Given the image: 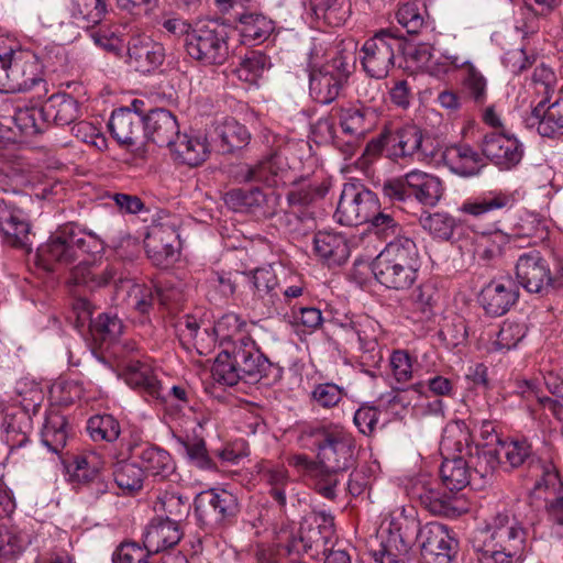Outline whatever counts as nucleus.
Masks as SVG:
<instances>
[{
  "label": "nucleus",
  "mask_w": 563,
  "mask_h": 563,
  "mask_svg": "<svg viewBox=\"0 0 563 563\" xmlns=\"http://www.w3.org/2000/svg\"><path fill=\"white\" fill-rule=\"evenodd\" d=\"M103 241L96 233L81 229L76 223H66L57 228L47 241L38 246L37 263L46 271L55 266H68L90 254L100 253Z\"/></svg>",
  "instance_id": "nucleus-1"
},
{
  "label": "nucleus",
  "mask_w": 563,
  "mask_h": 563,
  "mask_svg": "<svg viewBox=\"0 0 563 563\" xmlns=\"http://www.w3.org/2000/svg\"><path fill=\"white\" fill-rule=\"evenodd\" d=\"M269 360L260 351L252 338L240 339L233 347H223L212 365L216 382L234 386L240 379L257 380L266 375Z\"/></svg>",
  "instance_id": "nucleus-2"
},
{
  "label": "nucleus",
  "mask_w": 563,
  "mask_h": 563,
  "mask_svg": "<svg viewBox=\"0 0 563 563\" xmlns=\"http://www.w3.org/2000/svg\"><path fill=\"white\" fill-rule=\"evenodd\" d=\"M484 549L503 560L522 561L527 549L528 531L522 522L508 510L493 515L481 530Z\"/></svg>",
  "instance_id": "nucleus-3"
},
{
  "label": "nucleus",
  "mask_w": 563,
  "mask_h": 563,
  "mask_svg": "<svg viewBox=\"0 0 563 563\" xmlns=\"http://www.w3.org/2000/svg\"><path fill=\"white\" fill-rule=\"evenodd\" d=\"M314 52L318 54L317 47L312 49L309 62V95L318 103L330 104L339 97L352 73L353 56L335 49L324 64L318 66L313 60Z\"/></svg>",
  "instance_id": "nucleus-4"
},
{
  "label": "nucleus",
  "mask_w": 563,
  "mask_h": 563,
  "mask_svg": "<svg viewBox=\"0 0 563 563\" xmlns=\"http://www.w3.org/2000/svg\"><path fill=\"white\" fill-rule=\"evenodd\" d=\"M15 393L18 396L15 401L21 409L7 413L2 423L3 441L11 452L23 448L29 442L32 429L31 416L37 412L44 400L41 386L34 382H18Z\"/></svg>",
  "instance_id": "nucleus-5"
},
{
  "label": "nucleus",
  "mask_w": 563,
  "mask_h": 563,
  "mask_svg": "<svg viewBox=\"0 0 563 563\" xmlns=\"http://www.w3.org/2000/svg\"><path fill=\"white\" fill-rule=\"evenodd\" d=\"M343 335L358 351V363L363 371L373 375L383 362V351L379 340L383 335L380 324L367 314L356 316L342 324Z\"/></svg>",
  "instance_id": "nucleus-6"
},
{
  "label": "nucleus",
  "mask_w": 563,
  "mask_h": 563,
  "mask_svg": "<svg viewBox=\"0 0 563 563\" xmlns=\"http://www.w3.org/2000/svg\"><path fill=\"white\" fill-rule=\"evenodd\" d=\"M441 448L446 451L453 450L456 453L464 452L470 467H473L475 473L483 478L493 474L497 465L501 463L497 448L479 449L477 445H473L472 430L463 420L454 421L446 427Z\"/></svg>",
  "instance_id": "nucleus-7"
},
{
  "label": "nucleus",
  "mask_w": 563,
  "mask_h": 563,
  "mask_svg": "<svg viewBox=\"0 0 563 563\" xmlns=\"http://www.w3.org/2000/svg\"><path fill=\"white\" fill-rule=\"evenodd\" d=\"M400 36L389 30H380L367 38L360 49V62L367 76L384 79L395 65V57L402 52Z\"/></svg>",
  "instance_id": "nucleus-8"
},
{
  "label": "nucleus",
  "mask_w": 563,
  "mask_h": 563,
  "mask_svg": "<svg viewBox=\"0 0 563 563\" xmlns=\"http://www.w3.org/2000/svg\"><path fill=\"white\" fill-rule=\"evenodd\" d=\"M225 29L214 21L196 26L187 34L188 55L203 66L222 65L229 56Z\"/></svg>",
  "instance_id": "nucleus-9"
},
{
  "label": "nucleus",
  "mask_w": 563,
  "mask_h": 563,
  "mask_svg": "<svg viewBox=\"0 0 563 563\" xmlns=\"http://www.w3.org/2000/svg\"><path fill=\"white\" fill-rule=\"evenodd\" d=\"M316 439L318 460L332 472H345L355 464V442L342 428H318L311 433Z\"/></svg>",
  "instance_id": "nucleus-10"
},
{
  "label": "nucleus",
  "mask_w": 563,
  "mask_h": 563,
  "mask_svg": "<svg viewBox=\"0 0 563 563\" xmlns=\"http://www.w3.org/2000/svg\"><path fill=\"white\" fill-rule=\"evenodd\" d=\"M388 156L394 161L410 157L418 162L428 163L437 154L434 141L423 134L415 124H406L383 133Z\"/></svg>",
  "instance_id": "nucleus-11"
},
{
  "label": "nucleus",
  "mask_w": 563,
  "mask_h": 563,
  "mask_svg": "<svg viewBox=\"0 0 563 563\" xmlns=\"http://www.w3.org/2000/svg\"><path fill=\"white\" fill-rule=\"evenodd\" d=\"M338 118L342 132L350 140L344 144L336 142V147L345 158H350L356 153L364 137L377 125L378 113L373 107L357 102L340 107Z\"/></svg>",
  "instance_id": "nucleus-12"
},
{
  "label": "nucleus",
  "mask_w": 563,
  "mask_h": 563,
  "mask_svg": "<svg viewBox=\"0 0 563 563\" xmlns=\"http://www.w3.org/2000/svg\"><path fill=\"white\" fill-rule=\"evenodd\" d=\"M238 512L236 496L225 489L202 492L195 500L196 517L199 523L210 531L231 522Z\"/></svg>",
  "instance_id": "nucleus-13"
},
{
  "label": "nucleus",
  "mask_w": 563,
  "mask_h": 563,
  "mask_svg": "<svg viewBox=\"0 0 563 563\" xmlns=\"http://www.w3.org/2000/svg\"><path fill=\"white\" fill-rule=\"evenodd\" d=\"M379 207L375 192L362 184H344L338 202L335 217L341 224L357 225L366 223Z\"/></svg>",
  "instance_id": "nucleus-14"
},
{
  "label": "nucleus",
  "mask_w": 563,
  "mask_h": 563,
  "mask_svg": "<svg viewBox=\"0 0 563 563\" xmlns=\"http://www.w3.org/2000/svg\"><path fill=\"white\" fill-rule=\"evenodd\" d=\"M334 540V519L322 512L316 515L313 521L306 520L301 525L298 537L290 541L288 551L303 552L312 558L324 556L333 547Z\"/></svg>",
  "instance_id": "nucleus-15"
},
{
  "label": "nucleus",
  "mask_w": 563,
  "mask_h": 563,
  "mask_svg": "<svg viewBox=\"0 0 563 563\" xmlns=\"http://www.w3.org/2000/svg\"><path fill=\"white\" fill-rule=\"evenodd\" d=\"M421 555L428 563H451L456 553V540L446 526L428 522L417 533Z\"/></svg>",
  "instance_id": "nucleus-16"
},
{
  "label": "nucleus",
  "mask_w": 563,
  "mask_h": 563,
  "mask_svg": "<svg viewBox=\"0 0 563 563\" xmlns=\"http://www.w3.org/2000/svg\"><path fill=\"white\" fill-rule=\"evenodd\" d=\"M0 236L10 246L31 251V222L23 209L11 200H0Z\"/></svg>",
  "instance_id": "nucleus-17"
},
{
  "label": "nucleus",
  "mask_w": 563,
  "mask_h": 563,
  "mask_svg": "<svg viewBox=\"0 0 563 563\" xmlns=\"http://www.w3.org/2000/svg\"><path fill=\"white\" fill-rule=\"evenodd\" d=\"M227 206L235 211L251 212L264 218L277 216L280 196L275 191L264 192L258 187L236 188L224 196Z\"/></svg>",
  "instance_id": "nucleus-18"
},
{
  "label": "nucleus",
  "mask_w": 563,
  "mask_h": 563,
  "mask_svg": "<svg viewBox=\"0 0 563 563\" xmlns=\"http://www.w3.org/2000/svg\"><path fill=\"white\" fill-rule=\"evenodd\" d=\"M481 150L484 159L505 170L519 164L523 155L522 144L516 137L497 132L483 137Z\"/></svg>",
  "instance_id": "nucleus-19"
},
{
  "label": "nucleus",
  "mask_w": 563,
  "mask_h": 563,
  "mask_svg": "<svg viewBox=\"0 0 563 563\" xmlns=\"http://www.w3.org/2000/svg\"><path fill=\"white\" fill-rule=\"evenodd\" d=\"M515 269L518 284L529 292H541L551 286L549 264L537 250L521 254Z\"/></svg>",
  "instance_id": "nucleus-20"
},
{
  "label": "nucleus",
  "mask_w": 563,
  "mask_h": 563,
  "mask_svg": "<svg viewBox=\"0 0 563 563\" xmlns=\"http://www.w3.org/2000/svg\"><path fill=\"white\" fill-rule=\"evenodd\" d=\"M413 496L421 506L435 516L455 518L465 511L464 503L455 492L449 493L440 485H422L413 488Z\"/></svg>",
  "instance_id": "nucleus-21"
},
{
  "label": "nucleus",
  "mask_w": 563,
  "mask_h": 563,
  "mask_svg": "<svg viewBox=\"0 0 563 563\" xmlns=\"http://www.w3.org/2000/svg\"><path fill=\"white\" fill-rule=\"evenodd\" d=\"M10 92L26 91L42 81L43 65L38 56L26 49L10 52Z\"/></svg>",
  "instance_id": "nucleus-22"
},
{
  "label": "nucleus",
  "mask_w": 563,
  "mask_h": 563,
  "mask_svg": "<svg viewBox=\"0 0 563 563\" xmlns=\"http://www.w3.org/2000/svg\"><path fill=\"white\" fill-rule=\"evenodd\" d=\"M165 59L164 46L147 35L132 36L128 46V63L136 71L148 74Z\"/></svg>",
  "instance_id": "nucleus-23"
},
{
  "label": "nucleus",
  "mask_w": 563,
  "mask_h": 563,
  "mask_svg": "<svg viewBox=\"0 0 563 563\" xmlns=\"http://www.w3.org/2000/svg\"><path fill=\"white\" fill-rule=\"evenodd\" d=\"M519 292L510 278H499L488 283L478 296L479 303L487 314H505L518 300Z\"/></svg>",
  "instance_id": "nucleus-24"
},
{
  "label": "nucleus",
  "mask_w": 563,
  "mask_h": 563,
  "mask_svg": "<svg viewBox=\"0 0 563 563\" xmlns=\"http://www.w3.org/2000/svg\"><path fill=\"white\" fill-rule=\"evenodd\" d=\"M544 490L545 514L556 526L563 527V481L552 464L542 466L541 478L536 482L534 490Z\"/></svg>",
  "instance_id": "nucleus-25"
},
{
  "label": "nucleus",
  "mask_w": 563,
  "mask_h": 563,
  "mask_svg": "<svg viewBox=\"0 0 563 563\" xmlns=\"http://www.w3.org/2000/svg\"><path fill=\"white\" fill-rule=\"evenodd\" d=\"M354 240L340 232L319 231L313 238V251L329 267L341 266L347 261Z\"/></svg>",
  "instance_id": "nucleus-26"
},
{
  "label": "nucleus",
  "mask_w": 563,
  "mask_h": 563,
  "mask_svg": "<svg viewBox=\"0 0 563 563\" xmlns=\"http://www.w3.org/2000/svg\"><path fill=\"white\" fill-rule=\"evenodd\" d=\"M550 100L541 99L527 118V125L537 126L538 133L543 137H559L563 135V99L555 100L547 106Z\"/></svg>",
  "instance_id": "nucleus-27"
},
{
  "label": "nucleus",
  "mask_w": 563,
  "mask_h": 563,
  "mask_svg": "<svg viewBox=\"0 0 563 563\" xmlns=\"http://www.w3.org/2000/svg\"><path fill=\"white\" fill-rule=\"evenodd\" d=\"M144 132L153 143L170 148L179 136V125L169 110L158 108L145 117Z\"/></svg>",
  "instance_id": "nucleus-28"
},
{
  "label": "nucleus",
  "mask_w": 563,
  "mask_h": 563,
  "mask_svg": "<svg viewBox=\"0 0 563 563\" xmlns=\"http://www.w3.org/2000/svg\"><path fill=\"white\" fill-rule=\"evenodd\" d=\"M443 161L449 169L462 177H473L486 166L483 153H478L468 144H454L443 152Z\"/></svg>",
  "instance_id": "nucleus-29"
},
{
  "label": "nucleus",
  "mask_w": 563,
  "mask_h": 563,
  "mask_svg": "<svg viewBox=\"0 0 563 563\" xmlns=\"http://www.w3.org/2000/svg\"><path fill=\"white\" fill-rule=\"evenodd\" d=\"M145 117L128 109H118L112 112L109 130L118 143L134 145L142 139Z\"/></svg>",
  "instance_id": "nucleus-30"
},
{
  "label": "nucleus",
  "mask_w": 563,
  "mask_h": 563,
  "mask_svg": "<svg viewBox=\"0 0 563 563\" xmlns=\"http://www.w3.org/2000/svg\"><path fill=\"white\" fill-rule=\"evenodd\" d=\"M183 537L180 525L175 520L154 519L143 538V544L153 553H158L176 545Z\"/></svg>",
  "instance_id": "nucleus-31"
},
{
  "label": "nucleus",
  "mask_w": 563,
  "mask_h": 563,
  "mask_svg": "<svg viewBox=\"0 0 563 563\" xmlns=\"http://www.w3.org/2000/svg\"><path fill=\"white\" fill-rule=\"evenodd\" d=\"M406 183L409 186L410 197H415L423 206L434 207L442 198V181L434 175L412 170L406 174Z\"/></svg>",
  "instance_id": "nucleus-32"
},
{
  "label": "nucleus",
  "mask_w": 563,
  "mask_h": 563,
  "mask_svg": "<svg viewBox=\"0 0 563 563\" xmlns=\"http://www.w3.org/2000/svg\"><path fill=\"white\" fill-rule=\"evenodd\" d=\"M170 151L176 161L190 167L202 164L210 154L207 137L200 134H179Z\"/></svg>",
  "instance_id": "nucleus-33"
},
{
  "label": "nucleus",
  "mask_w": 563,
  "mask_h": 563,
  "mask_svg": "<svg viewBox=\"0 0 563 563\" xmlns=\"http://www.w3.org/2000/svg\"><path fill=\"white\" fill-rule=\"evenodd\" d=\"M41 19L45 26L53 29L66 40L76 37L82 30L69 0L49 8Z\"/></svg>",
  "instance_id": "nucleus-34"
},
{
  "label": "nucleus",
  "mask_w": 563,
  "mask_h": 563,
  "mask_svg": "<svg viewBox=\"0 0 563 563\" xmlns=\"http://www.w3.org/2000/svg\"><path fill=\"white\" fill-rule=\"evenodd\" d=\"M372 269L379 284L394 290L410 288L415 284L418 274L413 269L386 262L385 258H375Z\"/></svg>",
  "instance_id": "nucleus-35"
},
{
  "label": "nucleus",
  "mask_w": 563,
  "mask_h": 563,
  "mask_svg": "<svg viewBox=\"0 0 563 563\" xmlns=\"http://www.w3.org/2000/svg\"><path fill=\"white\" fill-rule=\"evenodd\" d=\"M376 258L395 265L404 266L415 272L419 271L420 256L416 242L409 236L390 240Z\"/></svg>",
  "instance_id": "nucleus-36"
},
{
  "label": "nucleus",
  "mask_w": 563,
  "mask_h": 563,
  "mask_svg": "<svg viewBox=\"0 0 563 563\" xmlns=\"http://www.w3.org/2000/svg\"><path fill=\"white\" fill-rule=\"evenodd\" d=\"M176 239L175 230L162 225L153 227L144 242L148 257L156 265H164L175 255Z\"/></svg>",
  "instance_id": "nucleus-37"
},
{
  "label": "nucleus",
  "mask_w": 563,
  "mask_h": 563,
  "mask_svg": "<svg viewBox=\"0 0 563 563\" xmlns=\"http://www.w3.org/2000/svg\"><path fill=\"white\" fill-rule=\"evenodd\" d=\"M252 283L253 300L271 308L278 299V279L272 266L260 267L247 274Z\"/></svg>",
  "instance_id": "nucleus-38"
},
{
  "label": "nucleus",
  "mask_w": 563,
  "mask_h": 563,
  "mask_svg": "<svg viewBox=\"0 0 563 563\" xmlns=\"http://www.w3.org/2000/svg\"><path fill=\"white\" fill-rule=\"evenodd\" d=\"M126 383L133 388H142L152 398H164V387L150 365L131 361L126 366Z\"/></svg>",
  "instance_id": "nucleus-39"
},
{
  "label": "nucleus",
  "mask_w": 563,
  "mask_h": 563,
  "mask_svg": "<svg viewBox=\"0 0 563 563\" xmlns=\"http://www.w3.org/2000/svg\"><path fill=\"white\" fill-rule=\"evenodd\" d=\"M440 475L444 488L450 492L457 494L466 487L471 481V472L464 452L457 453L452 459H445L441 464Z\"/></svg>",
  "instance_id": "nucleus-40"
},
{
  "label": "nucleus",
  "mask_w": 563,
  "mask_h": 563,
  "mask_svg": "<svg viewBox=\"0 0 563 563\" xmlns=\"http://www.w3.org/2000/svg\"><path fill=\"white\" fill-rule=\"evenodd\" d=\"M46 120H52L56 125L73 123L80 112L78 101L66 95H53L43 106Z\"/></svg>",
  "instance_id": "nucleus-41"
},
{
  "label": "nucleus",
  "mask_w": 563,
  "mask_h": 563,
  "mask_svg": "<svg viewBox=\"0 0 563 563\" xmlns=\"http://www.w3.org/2000/svg\"><path fill=\"white\" fill-rule=\"evenodd\" d=\"M309 9L317 20L330 26H340L351 15L350 0H308Z\"/></svg>",
  "instance_id": "nucleus-42"
},
{
  "label": "nucleus",
  "mask_w": 563,
  "mask_h": 563,
  "mask_svg": "<svg viewBox=\"0 0 563 563\" xmlns=\"http://www.w3.org/2000/svg\"><path fill=\"white\" fill-rule=\"evenodd\" d=\"M287 174L285 159L280 155L274 154L251 167L245 178L252 181H262L268 186H278L279 181H285Z\"/></svg>",
  "instance_id": "nucleus-43"
},
{
  "label": "nucleus",
  "mask_w": 563,
  "mask_h": 563,
  "mask_svg": "<svg viewBox=\"0 0 563 563\" xmlns=\"http://www.w3.org/2000/svg\"><path fill=\"white\" fill-rule=\"evenodd\" d=\"M213 332L224 347H233L240 343V339L251 338L247 323L236 313L230 312L222 316L214 324Z\"/></svg>",
  "instance_id": "nucleus-44"
},
{
  "label": "nucleus",
  "mask_w": 563,
  "mask_h": 563,
  "mask_svg": "<svg viewBox=\"0 0 563 563\" xmlns=\"http://www.w3.org/2000/svg\"><path fill=\"white\" fill-rule=\"evenodd\" d=\"M512 203L514 197L511 195L501 191H488L479 197L465 201L460 210L464 213L479 217L495 210L509 208Z\"/></svg>",
  "instance_id": "nucleus-45"
},
{
  "label": "nucleus",
  "mask_w": 563,
  "mask_h": 563,
  "mask_svg": "<svg viewBox=\"0 0 563 563\" xmlns=\"http://www.w3.org/2000/svg\"><path fill=\"white\" fill-rule=\"evenodd\" d=\"M328 192V186L316 181H300L292 185L287 192V202L290 209L301 211L323 198Z\"/></svg>",
  "instance_id": "nucleus-46"
},
{
  "label": "nucleus",
  "mask_w": 563,
  "mask_h": 563,
  "mask_svg": "<svg viewBox=\"0 0 563 563\" xmlns=\"http://www.w3.org/2000/svg\"><path fill=\"white\" fill-rule=\"evenodd\" d=\"M114 483L123 494L132 495L143 487L144 470L134 462L122 460L113 465Z\"/></svg>",
  "instance_id": "nucleus-47"
},
{
  "label": "nucleus",
  "mask_w": 563,
  "mask_h": 563,
  "mask_svg": "<svg viewBox=\"0 0 563 563\" xmlns=\"http://www.w3.org/2000/svg\"><path fill=\"white\" fill-rule=\"evenodd\" d=\"M144 473L152 476L166 478L175 471V464L170 454L157 446L143 448L139 454Z\"/></svg>",
  "instance_id": "nucleus-48"
},
{
  "label": "nucleus",
  "mask_w": 563,
  "mask_h": 563,
  "mask_svg": "<svg viewBox=\"0 0 563 563\" xmlns=\"http://www.w3.org/2000/svg\"><path fill=\"white\" fill-rule=\"evenodd\" d=\"M154 509L157 512L165 514L166 520H175L180 525V521L190 511V503L188 497L178 492L164 490L158 494Z\"/></svg>",
  "instance_id": "nucleus-49"
},
{
  "label": "nucleus",
  "mask_w": 563,
  "mask_h": 563,
  "mask_svg": "<svg viewBox=\"0 0 563 563\" xmlns=\"http://www.w3.org/2000/svg\"><path fill=\"white\" fill-rule=\"evenodd\" d=\"M268 67V57L260 51H252L241 59L239 66L234 68L233 73L241 81L249 85H256Z\"/></svg>",
  "instance_id": "nucleus-50"
},
{
  "label": "nucleus",
  "mask_w": 563,
  "mask_h": 563,
  "mask_svg": "<svg viewBox=\"0 0 563 563\" xmlns=\"http://www.w3.org/2000/svg\"><path fill=\"white\" fill-rule=\"evenodd\" d=\"M368 228L379 239L383 240H396L399 236H406L402 234V227L395 219L394 212L387 209H380V206L374 212L373 217L367 220Z\"/></svg>",
  "instance_id": "nucleus-51"
},
{
  "label": "nucleus",
  "mask_w": 563,
  "mask_h": 563,
  "mask_svg": "<svg viewBox=\"0 0 563 563\" xmlns=\"http://www.w3.org/2000/svg\"><path fill=\"white\" fill-rule=\"evenodd\" d=\"M66 419L59 413H51L46 417L42 430V442L49 451L58 453L67 441V432L65 430Z\"/></svg>",
  "instance_id": "nucleus-52"
},
{
  "label": "nucleus",
  "mask_w": 563,
  "mask_h": 563,
  "mask_svg": "<svg viewBox=\"0 0 563 563\" xmlns=\"http://www.w3.org/2000/svg\"><path fill=\"white\" fill-rule=\"evenodd\" d=\"M125 284L128 285V306L142 317H147L154 302L157 301L156 287L131 284L130 280H125Z\"/></svg>",
  "instance_id": "nucleus-53"
},
{
  "label": "nucleus",
  "mask_w": 563,
  "mask_h": 563,
  "mask_svg": "<svg viewBox=\"0 0 563 563\" xmlns=\"http://www.w3.org/2000/svg\"><path fill=\"white\" fill-rule=\"evenodd\" d=\"M223 152L231 153L234 150L244 147L250 141V133L246 128L234 119H228L218 129Z\"/></svg>",
  "instance_id": "nucleus-54"
},
{
  "label": "nucleus",
  "mask_w": 563,
  "mask_h": 563,
  "mask_svg": "<svg viewBox=\"0 0 563 563\" xmlns=\"http://www.w3.org/2000/svg\"><path fill=\"white\" fill-rule=\"evenodd\" d=\"M45 119L44 108H16L12 115V121L15 128L22 135L30 137L42 132L44 122L40 121Z\"/></svg>",
  "instance_id": "nucleus-55"
},
{
  "label": "nucleus",
  "mask_w": 563,
  "mask_h": 563,
  "mask_svg": "<svg viewBox=\"0 0 563 563\" xmlns=\"http://www.w3.org/2000/svg\"><path fill=\"white\" fill-rule=\"evenodd\" d=\"M82 30L98 24L106 13L104 0H69Z\"/></svg>",
  "instance_id": "nucleus-56"
},
{
  "label": "nucleus",
  "mask_w": 563,
  "mask_h": 563,
  "mask_svg": "<svg viewBox=\"0 0 563 563\" xmlns=\"http://www.w3.org/2000/svg\"><path fill=\"white\" fill-rule=\"evenodd\" d=\"M91 334L96 341L112 342L118 339L123 332V323L115 316L111 313H100L89 324Z\"/></svg>",
  "instance_id": "nucleus-57"
},
{
  "label": "nucleus",
  "mask_w": 563,
  "mask_h": 563,
  "mask_svg": "<svg viewBox=\"0 0 563 563\" xmlns=\"http://www.w3.org/2000/svg\"><path fill=\"white\" fill-rule=\"evenodd\" d=\"M74 464V479L78 483L89 484L95 483V481L98 479L104 463L100 455L95 452H89L76 456Z\"/></svg>",
  "instance_id": "nucleus-58"
},
{
  "label": "nucleus",
  "mask_w": 563,
  "mask_h": 563,
  "mask_svg": "<svg viewBox=\"0 0 563 563\" xmlns=\"http://www.w3.org/2000/svg\"><path fill=\"white\" fill-rule=\"evenodd\" d=\"M87 429L95 441H115L121 428L119 421L111 415H98L88 420Z\"/></svg>",
  "instance_id": "nucleus-59"
},
{
  "label": "nucleus",
  "mask_w": 563,
  "mask_h": 563,
  "mask_svg": "<svg viewBox=\"0 0 563 563\" xmlns=\"http://www.w3.org/2000/svg\"><path fill=\"white\" fill-rule=\"evenodd\" d=\"M421 227L434 239L448 241L456 227L455 219L445 212L429 213L420 218Z\"/></svg>",
  "instance_id": "nucleus-60"
},
{
  "label": "nucleus",
  "mask_w": 563,
  "mask_h": 563,
  "mask_svg": "<svg viewBox=\"0 0 563 563\" xmlns=\"http://www.w3.org/2000/svg\"><path fill=\"white\" fill-rule=\"evenodd\" d=\"M497 453L511 467H519L531 457L532 449L526 439L498 441Z\"/></svg>",
  "instance_id": "nucleus-61"
},
{
  "label": "nucleus",
  "mask_w": 563,
  "mask_h": 563,
  "mask_svg": "<svg viewBox=\"0 0 563 563\" xmlns=\"http://www.w3.org/2000/svg\"><path fill=\"white\" fill-rule=\"evenodd\" d=\"M279 225L289 234L303 236L312 228L313 217L309 211L291 209L278 216Z\"/></svg>",
  "instance_id": "nucleus-62"
},
{
  "label": "nucleus",
  "mask_w": 563,
  "mask_h": 563,
  "mask_svg": "<svg viewBox=\"0 0 563 563\" xmlns=\"http://www.w3.org/2000/svg\"><path fill=\"white\" fill-rule=\"evenodd\" d=\"M463 93L476 106H483L487 99V81L483 74L470 66L462 80Z\"/></svg>",
  "instance_id": "nucleus-63"
},
{
  "label": "nucleus",
  "mask_w": 563,
  "mask_h": 563,
  "mask_svg": "<svg viewBox=\"0 0 563 563\" xmlns=\"http://www.w3.org/2000/svg\"><path fill=\"white\" fill-rule=\"evenodd\" d=\"M424 12L417 2H407L398 8L396 19L408 34H418L426 24Z\"/></svg>",
  "instance_id": "nucleus-64"
}]
</instances>
